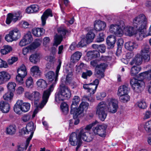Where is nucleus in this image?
I'll list each match as a JSON object with an SVG mask.
<instances>
[{"label": "nucleus", "mask_w": 151, "mask_h": 151, "mask_svg": "<svg viewBox=\"0 0 151 151\" xmlns=\"http://www.w3.org/2000/svg\"><path fill=\"white\" fill-rule=\"evenodd\" d=\"M118 108V101L115 99L109 98L107 99L106 102L101 101L98 104L96 107V113L99 119L103 121L107 116L106 109L108 112L115 113L117 112Z\"/></svg>", "instance_id": "obj_1"}, {"label": "nucleus", "mask_w": 151, "mask_h": 151, "mask_svg": "<svg viewBox=\"0 0 151 151\" xmlns=\"http://www.w3.org/2000/svg\"><path fill=\"white\" fill-rule=\"evenodd\" d=\"M89 134V133L86 132L85 130L72 133L69 139V143L72 146H77L76 150H77L82 144L81 139L87 142H90L92 141V138L90 137H86V135Z\"/></svg>", "instance_id": "obj_2"}, {"label": "nucleus", "mask_w": 151, "mask_h": 151, "mask_svg": "<svg viewBox=\"0 0 151 151\" xmlns=\"http://www.w3.org/2000/svg\"><path fill=\"white\" fill-rule=\"evenodd\" d=\"M133 24L134 27L138 28L139 33L137 35V38L142 39L143 35L146 32V29L147 28V20L145 16L141 14L135 17L133 20Z\"/></svg>", "instance_id": "obj_3"}, {"label": "nucleus", "mask_w": 151, "mask_h": 151, "mask_svg": "<svg viewBox=\"0 0 151 151\" xmlns=\"http://www.w3.org/2000/svg\"><path fill=\"white\" fill-rule=\"evenodd\" d=\"M58 93L55 94V100L59 103L61 101L69 99L71 96V93L68 88L63 83L62 80Z\"/></svg>", "instance_id": "obj_4"}, {"label": "nucleus", "mask_w": 151, "mask_h": 151, "mask_svg": "<svg viewBox=\"0 0 151 151\" xmlns=\"http://www.w3.org/2000/svg\"><path fill=\"white\" fill-rule=\"evenodd\" d=\"M24 97L31 101H34V104L37 106L41 100V94L37 91H33L31 93L29 91H26L24 93Z\"/></svg>", "instance_id": "obj_5"}, {"label": "nucleus", "mask_w": 151, "mask_h": 151, "mask_svg": "<svg viewBox=\"0 0 151 151\" xmlns=\"http://www.w3.org/2000/svg\"><path fill=\"white\" fill-rule=\"evenodd\" d=\"M130 84L135 92L139 93L143 89L145 83L142 80L133 78L130 79Z\"/></svg>", "instance_id": "obj_6"}, {"label": "nucleus", "mask_w": 151, "mask_h": 151, "mask_svg": "<svg viewBox=\"0 0 151 151\" xmlns=\"http://www.w3.org/2000/svg\"><path fill=\"white\" fill-rule=\"evenodd\" d=\"M55 84L52 83L49 87V88L44 91L43 93L42 100L40 104H39L38 107L42 109L47 103L51 93L53 91L55 86Z\"/></svg>", "instance_id": "obj_7"}, {"label": "nucleus", "mask_w": 151, "mask_h": 151, "mask_svg": "<svg viewBox=\"0 0 151 151\" xmlns=\"http://www.w3.org/2000/svg\"><path fill=\"white\" fill-rule=\"evenodd\" d=\"M59 35L56 34L54 37V45L57 46L61 42L62 39V36H64L68 32L65 28L60 27L58 29Z\"/></svg>", "instance_id": "obj_8"}, {"label": "nucleus", "mask_w": 151, "mask_h": 151, "mask_svg": "<svg viewBox=\"0 0 151 151\" xmlns=\"http://www.w3.org/2000/svg\"><path fill=\"white\" fill-rule=\"evenodd\" d=\"M89 104L86 102H82L80 104L79 107L76 109L75 113L73 114V117L74 118L79 116L80 115H83V112L84 111H86L88 109Z\"/></svg>", "instance_id": "obj_9"}, {"label": "nucleus", "mask_w": 151, "mask_h": 151, "mask_svg": "<svg viewBox=\"0 0 151 151\" xmlns=\"http://www.w3.org/2000/svg\"><path fill=\"white\" fill-rule=\"evenodd\" d=\"M109 32L118 37H121L123 34V32L120 25L117 24H112L110 25L109 29Z\"/></svg>", "instance_id": "obj_10"}, {"label": "nucleus", "mask_w": 151, "mask_h": 151, "mask_svg": "<svg viewBox=\"0 0 151 151\" xmlns=\"http://www.w3.org/2000/svg\"><path fill=\"white\" fill-rule=\"evenodd\" d=\"M106 126L104 125H99L93 127L92 130L95 134L98 135L102 137H104L106 135Z\"/></svg>", "instance_id": "obj_11"}, {"label": "nucleus", "mask_w": 151, "mask_h": 151, "mask_svg": "<svg viewBox=\"0 0 151 151\" xmlns=\"http://www.w3.org/2000/svg\"><path fill=\"white\" fill-rule=\"evenodd\" d=\"M107 66V64L105 63H101L98 64L96 68V76L100 79L104 77V75L103 72Z\"/></svg>", "instance_id": "obj_12"}, {"label": "nucleus", "mask_w": 151, "mask_h": 151, "mask_svg": "<svg viewBox=\"0 0 151 151\" xmlns=\"http://www.w3.org/2000/svg\"><path fill=\"white\" fill-rule=\"evenodd\" d=\"M21 17V12L20 11L14 14L9 13L7 15L6 23L7 24H9L12 21L15 22L20 19Z\"/></svg>", "instance_id": "obj_13"}, {"label": "nucleus", "mask_w": 151, "mask_h": 151, "mask_svg": "<svg viewBox=\"0 0 151 151\" xmlns=\"http://www.w3.org/2000/svg\"><path fill=\"white\" fill-rule=\"evenodd\" d=\"M124 31L125 34L129 36H135L137 40H141L142 39H139L137 38V35L139 33V31L137 29L135 30L133 27L131 26H127L125 27L124 29Z\"/></svg>", "instance_id": "obj_14"}, {"label": "nucleus", "mask_w": 151, "mask_h": 151, "mask_svg": "<svg viewBox=\"0 0 151 151\" xmlns=\"http://www.w3.org/2000/svg\"><path fill=\"white\" fill-rule=\"evenodd\" d=\"M35 129L34 123L32 122L28 123L26 127V130L24 131V133L26 134H30L29 137L27 139L30 140L31 139L34 133V131Z\"/></svg>", "instance_id": "obj_15"}, {"label": "nucleus", "mask_w": 151, "mask_h": 151, "mask_svg": "<svg viewBox=\"0 0 151 151\" xmlns=\"http://www.w3.org/2000/svg\"><path fill=\"white\" fill-rule=\"evenodd\" d=\"M80 101V97L78 96H75L72 100V104L71 106L70 113L74 114L78 105Z\"/></svg>", "instance_id": "obj_16"}, {"label": "nucleus", "mask_w": 151, "mask_h": 151, "mask_svg": "<svg viewBox=\"0 0 151 151\" xmlns=\"http://www.w3.org/2000/svg\"><path fill=\"white\" fill-rule=\"evenodd\" d=\"M143 127L147 132H151V120L145 122L143 125ZM147 142L148 144L151 146V133L148 136Z\"/></svg>", "instance_id": "obj_17"}, {"label": "nucleus", "mask_w": 151, "mask_h": 151, "mask_svg": "<svg viewBox=\"0 0 151 151\" xmlns=\"http://www.w3.org/2000/svg\"><path fill=\"white\" fill-rule=\"evenodd\" d=\"M10 78V75L7 72L5 71L0 72V85L9 81Z\"/></svg>", "instance_id": "obj_18"}, {"label": "nucleus", "mask_w": 151, "mask_h": 151, "mask_svg": "<svg viewBox=\"0 0 151 151\" xmlns=\"http://www.w3.org/2000/svg\"><path fill=\"white\" fill-rule=\"evenodd\" d=\"M106 26V24L105 22L99 20L96 21L94 24V28L97 31H99L104 30Z\"/></svg>", "instance_id": "obj_19"}, {"label": "nucleus", "mask_w": 151, "mask_h": 151, "mask_svg": "<svg viewBox=\"0 0 151 151\" xmlns=\"http://www.w3.org/2000/svg\"><path fill=\"white\" fill-rule=\"evenodd\" d=\"M32 75L35 78H39L42 74L39 67L37 66H32L30 69Z\"/></svg>", "instance_id": "obj_20"}, {"label": "nucleus", "mask_w": 151, "mask_h": 151, "mask_svg": "<svg viewBox=\"0 0 151 151\" xmlns=\"http://www.w3.org/2000/svg\"><path fill=\"white\" fill-rule=\"evenodd\" d=\"M49 16H52V11L50 9H48L46 10L41 17L42 26H43L45 25L46 24V20Z\"/></svg>", "instance_id": "obj_21"}, {"label": "nucleus", "mask_w": 151, "mask_h": 151, "mask_svg": "<svg viewBox=\"0 0 151 151\" xmlns=\"http://www.w3.org/2000/svg\"><path fill=\"white\" fill-rule=\"evenodd\" d=\"M10 106L9 104L3 101L0 102V110L4 113H7L10 110Z\"/></svg>", "instance_id": "obj_22"}, {"label": "nucleus", "mask_w": 151, "mask_h": 151, "mask_svg": "<svg viewBox=\"0 0 151 151\" xmlns=\"http://www.w3.org/2000/svg\"><path fill=\"white\" fill-rule=\"evenodd\" d=\"M83 87L87 92L89 93L91 95L94 94L97 89V88H96L95 87V86L93 85L91 83L83 84Z\"/></svg>", "instance_id": "obj_23"}, {"label": "nucleus", "mask_w": 151, "mask_h": 151, "mask_svg": "<svg viewBox=\"0 0 151 151\" xmlns=\"http://www.w3.org/2000/svg\"><path fill=\"white\" fill-rule=\"evenodd\" d=\"M116 40V37L113 35H110L107 37L106 42L109 48H112L114 47Z\"/></svg>", "instance_id": "obj_24"}, {"label": "nucleus", "mask_w": 151, "mask_h": 151, "mask_svg": "<svg viewBox=\"0 0 151 151\" xmlns=\"http://www.w3.org/2000/svg\"><path fill=\"white\" fill-rule=\"evenodd\" d=\"M129 89L125 85L120 86L118 89V94L119 96H124L128 94Z\"/></svg>", "instance_id": "obj_25"}, {"label": "nucleus", "mask_w": 151, "mask_h": 151, "mask_svg": "<svg viewBox=\"0 0 151 151\" xmlns=\"http://www.w3.org/2000/svg\"><path fill=\"white\" fill-rule=\"evenodd\" d=\"M45 76L47 79L50 82L53 81L55 80V82H56L57 80L58 76H56V73L55 75V73L52 71H49L46 74Z\"/></svg>", "instance_id": "obj_26"}, {"label": "nucleus", "mask_w": 151, "mask_h": 151, "mask_svg": "<svg viewBox=\"0 0 151 151\" xmlns=\"http://www.w3.org/2000/svg\"><path fill=\"white\" fill-rule=\"evenodd\" d=\"M45 32V29L42 28H37L32 30V33L35 37H39L43 35Z\"/></svg>", "instance_id": "obj_27"}, {"label": "nucleus", "mask_w": 151, "mask_h": 151, "mask_svg": "<svg viewBox=\"0 0 151 151\" xmlns=\"http://www.w3.org/2000/svg\"><path fill=\"white\" fill-rule=\"evenodd\" d=\"M142 56L140 54H137L136 56L134 59L130 63V64L132 65L134 63L137 65H139L142 63Z\"/></svg>", "instance_id": "obj_28"}, {"label": "nucleus", "mask_w": 151, "mask_h": 151, "mask_svg": "<svg viewBox=\"0 0 151 151\" xmlns=\"http://www.w3.org/2000/svg\"><path fill=\"white\" fill-rule=\"evenodd\" d=\"M22 100H19L17 102L14 107V110L17 113H19L21 111H22Z\"/></svg>", "instance_id": "obj_29"}, {"label": "nucleus", "mask_w": 151, "mask_h": 151, "mask_svg": "<svg viewBox=\"0 0 151 151\" xmlns=\"http://www.w3.org/2000/svg\"><path fill=\"white\" fill-rule=\"evenodd\" d=\"M9 32L15 41L21 37V34L19 30L17 28L14 29L11 31Z\"/></svg>", "instance_id": "obj_30"}, {"label": "nucleus", "mask_w": 151, "mask_h": 151, "mask_svg": "<svg viewBox=\"0 0 151 151\" xmlns=\"http://www.w3.org/2000/svg\"><path fill=\"white\" fill-rule=\"evenodd\" d=\"M17 130V127L15 125H10L6 128V132L7 134L12 135L16 133Z\"/></svg>", "instance_id": "obj_31"}, {"label": "nucleus", "mask_w": 151, "mask_h": 151, "mask_svg": "<svg viewBox=\"0 0 151 151\" xmlns=\"http://www.w3.org/2000/svg\"><path fill=\"white\" fill-rule=\"evenodd\" d=\"M18 74L25 77L27 74V72L25 66L24 65H21L17 69Z\"/></svg>", "instance_id": "obj_32"}, {"label": "nucleus", "mask_w": 151, "mask_h": 151, "mask_svg": "<svg viewBox=\"0 0 151 151\" xmlns=\"http://www.w3.org/2000/svg\"><path fill=\"white\" fill-rule=\"evenodd\" d=\"M125 47L129 51H132L134 48L137 47V45L135 42L132 41H129L126 42L124 45Z\"/></svg>", "instance_id": "obj_33"}, {"label": "nucleus", "mask_w": 151, "mask_h": 151, "mask_svg": "<svg viewBox=\"0 0 151 151\" xmlns=\"http://www.w3.org/2000/svg\"><path fill=\"white\" fill-rule=\"evenodd\" d=\"M14 96V94L12 92L8 91L3 96V99L6 101L11 102Z\"/></svg>", "instance_id": "obj_34"}, {"label": "nucleus", "mask_w": 151, "mask_h": 151, "mask_svg": "<svg viewBox=\"0 0 151 151\" xmlns=\"http://www.w3.org/2000/svg\"><path fill=\"white\" fill-rule=\"evenodd\" d=\"M141 67L139 66H133L130 70V75L132 76H135L141 70Z\"/></svg>", "instance_id": "obj_35"}, {"label": "nucleus", "mask_w": 151, "mask_h": 151, "mask_svg": "<svg viewBox=\"0 0 151 151\" xmlns=\"http://www.w3.org/2000/svg\"><path fill=\"white\" fill-rule=\"evenodd\" d=\"M82 55V53L79 52L74 53L71 56V60L73 63H75L79 60Z\"/></svg>", "instance_id": "obj_36"}, {"label": "nucleus", "mask_w": 151, "mask_h": 151, "mask_svg": "<svg viewBox=\"0 0 151 151\" xmlns=\"http://www.w3.org/2000/svg\"><path fill=\"white\" fill-rule=\"evenodd\" d=\"M12 50V47L9 45H4L1 50V52L3 55H6L11 52Z\"/></svg>", "instance_id": "obj_37"}, {"label": "nucleus", "mask_w": 151, "mask_h": 151, "mask_svg": "<svg viewBox=\"0 0 151 151\" xmlns=\"http://www.w3.org/2000/svg\"><path fill=\"white\" fill-rule=\"evenodd\" d=\"M37 84L39 88H42V89L45 88L47 86L46 82L42 79H39L37 82Z\"/></svg>", "instance_id": "obj_38"}, {"label": "nucleus", "mask_w": 151, "mask_h": 151, "mask_svg": "<svg viewBox=\"0 0 151 151\" xmlns=\"http://www.w3.org/2000/svg\"><path fill=\"white\" fill-rule=\"evenodd\" d=\"M95 37V35L93 32V30H91L87 34L86 38L88 42H90L93 40Z\"/></svg>", "instance_id": "obj_39"}, {"label": "nucleus", "mask_w": 151, "mask_h": 151, "mask_svg": "<svg viewBox=\"0 0 151 151\" xmlns=\"http://www.w3.org/2000/svg\"><path fill=\"white\" fill-rule=\"evenodd\" d=\"M30 140H27L26 143H24L19 145L18 147L17 151H25L27 148Z\"/></svg>", "instance_id": "obj_40"}, {"label": "nucleus", "mask_w": 151, "mask_h": 151, "mask_svg": "<svg viewBox=\"0 0 151 151\" xmlns=\"http://www.w3.org/2000/svg\"><path fill=\"white\" fill-rule=\"evenodd\" d=\"M124 41L122 38H119L118 40L116 43L117 45V48L116 52L119 54L121 52L122 46H123Z\"/></svg>", "instance_id": "obj_41"}, {"label": "nucleus", "mask_w": 151, "mask_h": 151, "mask_svg": "<svg viewBox=\"0 0 151 151\" xmlns=\"http://www.w3.org/2000/svg\"><path fill=\"white\" fill-rule=\"evenodd\" d=\"M41 41L39 39H36L31 45H29L32 50L35 49L39 47L41 43Z\"/></svg>", "instance_id": "obj_42"}, {"label": "nucleus", "mask_w": 151, "mask_h": 151, "mask_svg": "<svg viewBox=\"0 0 151 151\" xmlns=\"http://www.w3.org/2000/svg\"><path fill=\"white\" fill-rule=\"evenodd\" d=\"M23 38L29 44L33 40L32 36L30 32H28L24 36Z\"/></svg>", "instance_id": "obj_43"}, {"label": "nucleus", "mask_w": 151, "mask_h": 151, "mask_svg": "<svg viewBox=\"0 0 151 151\" xmlns=\"http://www.w3.org/2000/svg\"><path fill=\"white\" fill-rule=\"evenodd\" d=\"M22 111L24 112H27L30 109V104L28 103L23 102L22 101Z\"/></svg>", "instance_id": "obj_44"}, {"label": "nucleus", "mask_w": 151, "mask_h": 151, "mask_svg": "<svg viewBox=\"0 0 151 151\" xmlns=\"http://www.w3.org/2000/svg\"><path fill=\"white\" fill-rule=\"evenodd\" d=\"M26 87L28 88H31L33 86V81L31 77L27 78L26 81Z\"/></svg>", "instance_id": "obj_45"}, {"label": "nucleus", "mask_w": 151, "mask_h": 151, "mask_svg": "<svg viewBox=\"0 0 151 151\" xmlns=\"http://www.w3.org/2000/svg\"><path fill=\"white\" fill-rule=\"evenodd\" d=\"M38 55L36 54H34L31 55L29 58V60L32 63H36L38 61Z\"/></svg>", "instance_id": "obj_46"}, {"label": "nucleus", "mask_w": 151, "mask_h": 151, "mask_svg": "<svg viewBox=\"0 0 151 151\" xmlns=\"http://www.w3.org/2000/svg\"><path fill=\"white\" fill-rule=\"evenodd\" d=\"M16 84L15 83L13 82H9L7 85V88L10 91H14L15 90Z\"/></svg>", "instance_id": "obj_47"}, {"label": "nucleus", "mask_w": 151, "mask_h": 151, "mask_svg": "<svg viewBox=\"0 0 151 151\" xmlns=\"http://www.w3.org/2000/svg\"><path fill=\"white\" fill-rule=\"evenodd\" d=\"M149 46L148 45L143 46L141 51L140 53L141 55H145L147 54H149Z\"/></svg>", "instance_id": "obj_48"}, {"label": "nucleus", "mask_w": 151, "mask_h": 151, "mask_svg": "<svg viewBox=\"0 0 151 151\" xmlns=\"http://www.w3.org/2000/svg\"><path fill=\"white\" fill-rule=\"evenodd\" d=\"M60 108L62 111L65 114L68 111V104L65 102H63L61 104Z\"/></svg>", "instance_id": "obj_49"}, {"label": "nucleus", "mask_w": 151, "mask_h": 151, "mask_svg": "<svg viewBox=\"0 0 151 151\" xmlns=\"http://www.w3.org/2000/svg\"><path fill=\"white\" fill-rule=\"evenodd\" d=\"M93 127V124H90L87 126L85 128L83 129H81L80 130H85V131L86 132H87L89 133V134L88 135H86V137H88V136H90L92 138V140L93 138V135L91 134L88 131V130H90L91 128L92 127Z\"/></svg>", "instance_id": "obj_50"}, {"label": "nucleus", "mask_w": 151, "mask_h": 151, "mask_svg": "<svg viewBox=\"0 0 151 151\" xmlns=\"http://www.w3.org/2000/svg\"><path fill=\"white\" fill-rule=\"evenodd\" d=\"M25 77V76H20L18 74L16 76V82L20 85L24 83L23 78Z\"/></svg>", "instance_id": "obj_51"}, {"label": "nucleus", "mask_w": 151, "mask_h": 151, "mask_svg": "<svg viewBox=\"0 0 151 151\" xmlns=\"http://www.w3.org/2000/svg\"><path fill=\"white\" fill-rule=\"evenodd\" d=\"M106 96V93L104 92L99 93L97 94L96 98L98 100H102Z\"/></svg>", "instance_id": "obj_52"}, {"label": "nucleus", "mask_w": 151, "mask_h": 151, "mask_svg": "<svg viewBox=\"0 0 151 151\" xmlns=\"http://www.w3.org/2000/svg\"><path fill=\"white\" fill-rule=\"evenodd\" d=\"M119 96L121 101L124 103L127 102L129 99L130 97L128 94Z\"/></svg>", "instance_id": "obj_53"}, {"label": "nucleus", "mask_w": 151, "mask_h": 151, "mask_svg": "<svg viewBox=\"0 0 151 151\" xmlns=\"http://www.w3.org/2000/svg\"><path fill=\"white\" fill-rule=\"evenodd\" d=\"M138 106L141 109H145L147 107L146 103L144 101H140L137 103Z\"/></svg>", "instance_id": "obj_54"}, {"label": "nucleus", "mask_w": 151, "mask_h": 151, "mask_svg": "<svg viewBox=\"0 0 151 151\" xmlns=\"http://www.w3.org/2000/svg\"><path fill=\"white\" fill-rule=\"evenodd\" d=\"M93 74L91 70H88L86 72H83L82 73V77L84 79H87L88 76H91Z\"/></svg>", "instance_id": "obj_55"}, {"label": "nucleus", "mask_w": 151, "mask_h": 151, "mask_svg": "<svg viewBox=\"0 0 151 151\" xmlns=\"http://www.w3.org/2000/svg\"><path fill=\"white\" fill-rule=\"evenodd\" d=\"M87 43L88 42L87 40L85 38L83 39L80 42H78L77 45V46L78 47H83L86 45Z\"/></svg>", "instance_id": "obj_56"}, {"label": "nucleus", "mask_w": 151, "mask_h": 151, "mask_svg": "<svg viewBox=\"0 0 151 151\" xmlns=\"http://www.w3.org/2000/svg\"><path fill=\"white\" fill-rule=\"evenodd\" d=\"M5 39L8 42H12L13 41H14L10 32H9L8 34L6 36Z\"/></svg>", "instance_id": "obj_57"}, {"label": "nucleus", "mask_w": 151, "mask_h": 151, "mask_svg": "<svg viewBox=\"0 0 151 151\" xmlns=\"http://www.w3.org/2000/svg\"><path fill=\"white\" fill-rule=\"evenodd\" d=\"M104 35L103 33L99 34V36L96 39V42H101L104 40Z\"/></svg>", "instance_id": "obj_58"}, {"label": "nucleus", "mask_w": 151, "mask_h": 151, "mask_svg": "<svg viewBox=\"0 0 151 151\" xmlns=\"http://www.w3.org/2000/svg\"><path fill=\"white\" fill-rule=\"evenodd\" d=\"M32 50L30 46L29 45L27 47L23 48V53L24 55H25L27 54L28 52H30Z\"/></svg>", "instance_id": "obj_59"}, {"label": "nucleus", "mask_w": 151, "mask_h": 151, "mask_svg": "<svg viewBox=\"0 0 151 151\" xmlns=\"http://www.w3.org/2000/svg\"><path fill=\"white\" fill-rule=\"evenodd\" d=\"M30 118L31 116L29 114H25L22 117V120L24 122H27L30 120Z\"/></svg>", "instance_id": "obj_60"}, {"label": "nucleus", "mask_w": 151, "mask_h": 151, "mask_svg": "<svg viewBox=\"0 0 151 151\" xmlns=\"http://www.w3.org/2000/svg\"><path fill=\"white\" fill-rule=\"evenodd\" d=\"M24 91V88L22 86L19 87L16 90V92L17 94H21Z\"/></svg>", "instance_id": "obj_61"}, {"label": "nucleus", "mask_w": 151, "mask_h": 151, "mask_svg": "<svg viewBox=\"0 0 151 151\" xmlns=\"http://www.w3.org/2000/svg\"><path fill=\"white\" fill-rule=\"evenodd\" d=\"M8 67L6 62L0 58V68H6Z\"/></svg>", "instance_id": "obj_62"}, {"label": "nucleus", "mask_w": 151, "mask_h": 151, "mask_svg": "<svg viewBox=\"0 0 151 151\" xmlns=\"http://www.w3.org/2000/svg\"><path fill=\"white\" fill-rule=\"evenodd\" d=\"M17 58L16 57H12L8 60V63L9 65L13 64L15 62L17 61Z\"/></svg>", "instance_id": "obj_63"}, {"label": "nucleus", "mask_w": 151, "mask_h": 151, "mask_svg": "<svg viewBox=\"0 0 151 151\" xmlns=\"http://www.w3.org/2000/svg\"><path fill=\"white\" fill-rule=\"evenodd\" d=\"M98 49L101 53H104L105 51L106 47L104 45H100L98 47Z\"/></svg>", "instance_id": "obj_64"}]
</instances>
